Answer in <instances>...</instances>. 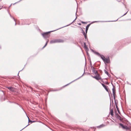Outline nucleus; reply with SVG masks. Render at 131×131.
Returning <instances> with one entry per match:
<instances>
[{"mask_svg": "<svg viewBox=\"0 0 131 131\" xmlns=\"http://www.w3.org/2000/svg\"><path fill=\"white\" fill-rule=\"evenodd\" d=\"M116 117L117 119H119L120 121H122L121 117L118 114V113H116Z\"/></svg>", "mask_w": 131, "mask_h": 131, "instance_id": "obj_12", "label": "nucleus"}, {"mask_svg": "<svg viewBox=\"0 0 131 131\" xmlns=\"http://www.w3.org/2000/svg\"><path fill=\"white\" fill-rule=\"evenodd\" d=\"M91 24H89L85 28V33L86 34H87L88 30L89 28L90 25Z\"/></svg>", "mask_w": 131, "mask_h": 131, "instance_id": "obj_14", "label": "nucleus"}, {"mask_svg": "<svg viewBox=\"0 0 131 131\" xmlns=\"http://www.w3.org/2000/svg\"><path fill=\"white\" fill-rule=\"evenodd\" d=\"M106 84H108V82H107L106 83Z\"/></svg>", "mask_w": 131, "mask_h": 131, "instance_id": "obj_37", "label": "nucleus"}, {"mask_svg": "<svg viewBox=\"0 0 131 131\" xmlns=\"http://www.w3.org/2000/svg\"><path fill=\"white\" fill-rule=\"evenodd\" d=\"M112 86L113 87V88L112 89V91H113V98L114 99V100H115V93H116V90L114 88V85L112 83H111Z\"/></svg>", "mask_w": 131, "mask_h": 131, "instance_id": "obj_4", "label": "nucleus"}, {"mask_svg": "<svg viewBox=\"0 0 131 131\" xmlns=\"http://www.w3.org/2000/svg\"><path fill=\"white\" fill-rule=\"evenodd\" d=\"M110 113L111 115L112 116H113V109H112L111 110L110 109Z\"/></svg>", "mask_w": 131, "mask_h": 131, "instance_id": "obj_17", "label": "nucleus"}, {"mask_svg": "<svg viewBox=\"0 0 131 131\" xmlns=\"http://www.w3.org/2000/svg\"><path fill=\"white\" fill-rule=\"evenodd\" d=\"M78 24V25H81V23H79Z\"/></svg>", "mask_w": 131, "mask_h": 131, "instance_id": "obj_34", "label": "nucleus"}, {"mask_svg": "<svg viewBox=\"0 0 131 131\" xmlns=\"http://www.w3.org/2000/svg\"><path fill=\"white\" fill-rule=\"evenodd\" d=\"M86 53H87V55L88 56H89V54L88 53V52H86Z\"/></svg>", "mask_w": 131, "mask_h": 131, "instance_id": "obj_36", "label": "nucleus"}, {"mask_svg": "<svg viewBox=\"0 0 131 131\" xmlns=\"http://www.w3.org/2000/svg\"><path fill=\"white\" fill-rule=\"evenodd\" d=\"M84 48L87 51L89 50V49L87 47L85 42H84Z\"/></svg>", "mask_w": 131, "mask_h": 131, "instance_id": "obj_16", "label": "nucleus"}, {"mask_svg": "<svg viewBox=\"0 0 131 131\" xmlns=\"http://www.w3.org/2000/svg\"><path fill=\"white\" fill-rule=\"evenodd\" d=\"M128 11L126 13H125V14H124L122 16H121L120 17H122V16H124L127 13Z\"/></svg>", "mask_w": 131, "mask_h": 131, "instance_id": "obj_29", "label": "nucleus"}, {"mask_svg": "<svg viewBox=\"0 0 131 131\" xmlns=\"http://www.w3.org/2000/svg\"><path fill=\"white\" fill-rule=\"evenodd\" d=\"M81 23L82 24H86L87 23L86 22H85L83 21H81Z\"/></svg>", "mask_w": 131, "mask_h": 131, "instance_id": "obj_28", "label": "nucleus"}, {"mask_svg": "<svg viewBox=\"0 0 131 131\" xmlns=\"http://www.w3.org/2000/svg\"><path fill=\"white\" fill-rule=\"evenodd\" d=\"M59 90H51V91H58Z\"/></svg>", "mask_w": 131, "mask_h": 131, "instance_id": "obj_27", "label": "nucleus"}, {"mask_svg": "<svg viewBox=\"0 0 131 131\" xmlns=\"http://www.w3.org/2000/svg\"><path fill=\"white\" fill-rule=\"evenodd\" d=\"M85 69H84V73L83 74H82V75L81 77H79V78H77V79H76L75 80H74L73 81H72V82H71L70 83H69V84H67L65 86H67V85H68L69 84H70L72 82H74V81H76V80H78V79H80V78H81V77H82L83 76V75L84 74V72H85Z\"/></svg>", "mask_w": 131, "mask_h": 131, "instance_id": "obj_10", "label": "nucleus"}, {"mask_svg": "<svg viewBox=\"0 0 131 131\" xmlns=\"http://www.w3.org/2000/svg\"><path fill=\"white\" fill-rule=\"evenodd\" d=\"M118 19H117L116 20H114V21H117V20Z\"/></svg>", "mask_w": 131, "mask_h": 131, "instance_id": "obj_32", "label": "nucleus"}, {"mask_svg": "<svg viewBox=\"0 0 131 131\" xmlns=\"http://www.w3.org/2000/svg\"><path fill=\"white\" fill-rule=\"evenodd\" d=\"M105 125L104 124H102L99 126H97V127L98 128H100L102 127H103L105 126Z\"/></svg>", "mask_w": 131, "mask_h": 131, "instance_id": "obj_18", "label": "nucleus"}, {"mask_svg": "<svg viewBox=\"0 0 131 131\" xmlns=\"http://www.w3.org/2000/svg\"><path fill=\"white\" fill-rule=\"evenodd\" d=\"M23 69H24V68H23V69L21 70L20 71H19V72L20 71H21ZM19 73L18 74H18H19Z\"/></svg>", "mask_w": 131, "mask_h": 131, "instance_id": "obj_35", "label": "nucleus"}, {"mask_svg": "<svg viewBox=\"0 0 131 131\" xmlns=\"http://www.w3.org/2000/svg\"><path fill=\"white\" fill-rule=\"evenodd\" d=\"M16 23H15V25H16Z\"/></svg>", "mask_w": 131, "mask_h": 131, "instance_id": "obj_40", "label": "nucleus"}, {"mask_svg": "<svg viewBox=\"0 0 131 131\" xmlns=\"http://www.w3.org/2000/svg\"><path fill=\"white\" fill-rule=\"evenodd\" d=\"M105 61H103L105 62H106L107 63H109L110 61V59L109 57L108 58H105Z\"/></svg>", "mask_w": 131, "mask_h": 131, "instance_id": "obj_11", "label": "nucleus"}, {"mask_svg": "<svg viewBox=\"0 0 131 131\" xmlns=\"http://www.w3.org/2000/svg\"><path fill=\"white\" fill-rule=\"evenodd\" d=\"M99 56H100L101 58L102 59L103 61H105V58L104 57V56L100 54L99 53V55H97Z\"/></svg>", "mask_w": 131, "mask_h": 131, "instance_id": "obj_13", "label": "nucleus"}, {"mask_svg": "<svg viewBox=\"0 0 131 131\" xmlns=\"http://www.w3.org/2000/svg\"><path fill=\"white\" fill-rule=\"evenodd\" d=\"M17 104L18 105H19V106L20 107H21V108H22V109L23 110V111H24V109L22 107V106H21V105H19V104H18V103H17Z\"/></svg>", "mask_w": 131, "mask_h": 131, "instance_id": "obj_26", "label": "nucleus"}, {"mask_svg": "<svg viewBox=\"0 0 131 131\" xmlns=\"http://www.w3.org/2000/svg\"><path fill=\"white\" fill-rule=\"evenodd\" d=\"M102 81L103 82V81Z\"/></svg>", "mask_w": 131, "mask_h": 131, "instance_id": "obj_42", "label": "nucleus"}, {"mask_svg": "<svg viewBox=\"0 0 131 131\" xmlns=\"http://www.w3.org/2000/svg\"><path fill=\"white\" fill-rule=\"evenodd\" d=\"M64 40H63L59 39L52 40L50 41V43H56L63 42Z\"/></svg>", "mask_w": 131, "mask_h": 131, "instance_id": "obj_2", "label": "nucleus"}, {"mask_svg": "<svg viewBox=\"0 0 131 131\" xmlns=\"http://www.w3.org/2000/svg\"><path fill=\"white\" fill-rule=\"evenodd\" d=\"M116 108L117 109V112L119 114H120L121 113L119 111V108L118 107V106H116Z\"/></svg>", "mask_w": 131, "mask_h": 131, "instance_id": "obj_19", "label": "nucleus"}, {"mask_svg": "<svg viewBox=\"0 0 131 131\" xmlns=\"http://www.w3.org/2000/svg\"><path fill=\"white\" fill-rule=\"evenodd\" d=\"M12 18H13V19H14V21H15L16 22V20H15V19L14 18V17H13Z\"/></svg>", "mask_w": 131, "mask_h": 131, "instance_id": "obj_30", "label": "nucleus"}, {"mask_svg": "<svg viewBox=\"0 0 131 131\" xmlns=\"http://www.w3.org/2000/svg\"><path fill=\"white\" fill-rule=\"evenodd\" d=\"M119 125L121 126L123 128L125 129H126V130H129L130 129V128L129 127H128L126 125H124L123 124L121 123H119Z\"/></svg>", "mask_w": 131, "mask_h": 131, "instance_id": "obj_3", "label": "nucleus"}, {"mask_svg": "<svg viewBox=\"0 0 131 131\" xmlns=\"http://www.w3.org/2000/svg\"><path fill=\"white\" fill-rule=\"evenodd\" d=\"M75 15H76V16L77 12H76V13H75ZM77 16H76V18H75V19L70 24H69V25H67L65 26H64L63 27H62L61 28H60L58 29H59L61 28H62L63 27H66V26H69L71 24H72L76 20V19H77Z\"/></svg>", "mask_w": 131, "mask_h": 131, "instance_id": "obj_9", "label": "nucleus"}, {"mask_svg": "<svg viewBox=\"0 0 131 131\" xmlns=\"http://www.w3.org/2000/svg\"><path fill=\"white\" fill-rule=\"evenodd\" d=\"M6 88H7L8 90L11 91L12 92H14V89L12 86L6 87Z\"/></svg>", "mask_w": 131, "mask_h": 131, "instance_id": "obj_8", "label": "nucleus"}, {"mask_svg": "<svg viewBox=\"0 0 131 131\" xmlns=\"http://www.w3.org/2000/svg\"><path fill=\"white\" fill-rule=\"evenodd\" d=\"M81 29L82 30V34H83V35L84 36V35H86V33H85V32L83 31L81 27Z\"/></svg>", "mask_w": 131, "mask_h": 131, "instance_id": "obj_21", "label": "nucleus"}, {"mask_svg": "<svg viewBox=\"0 0 131 131\" xmlns=\"http://www.w3.org/2000/svg\"><path fill=\"white\" fill-rule=\"evenodd\" d=\"M9 15H10V16L12 18V17H13V16H11V14L9 13Z\"/></svg>", "mask_w": 131, "mask_h": 131, "instance_id": "obj_31", "label": "nucleus"}, {"mask_svg": "<svg viewBox=\"0 0 131 131\" xmlns=\"http://www.w3.org/2000/svg\"><path fill=\"white\" fill-rule=\"evenodd\" d=\"M98 21H94L93 22V23H95V22H97Z\"/></svg>", "mask_w": 131, "mask_h": 131, "instance_id": "obj_33", "label": "nucleus"}, {"mask_svg": "<svg viewBox=\"0 0 131 131\" xmlns=\"http://www.w3.org/2000/svg\"><path fill=\"white\" fill-rule=\"evenodd\" d=\"M11 5H12V4H11V5H10V6H9V7L10 6H11Z\"/></svg>", "mask_w": 131, "mask_h": 131, "instance_id": "obj_38", "label": "nucleus"}, {"mask_svg": "<svg viewBox=\"0 0 131 131\" xmlns=\"http://www.w3.org/2000/svg\"><path fill=\"white\" fill-rule=\"evenodd\" d=\"M115 100V106H117V104L118 103V101L117 100L116 101L115 100H115Z\"/></svg>", "mask_w": 131, "mask_h": 131, "instance_id": "obj_23", "label": "nucleus"}, {"mask_svg": "<svg viewBox=\"0 0 131 131\" xmlns=\"http://www.w3.org/2000/svg\"><path fill=\"white\" fill-rule=\"evenodd\" d=\"M104 71L105 72V73L109 76V74L108 73V72L105 70H104Z\"/></svg>", "mask_w": 131, "mask_h": 131, "instance_id": "obj_22", "label": "nucleus"}, {"mask_svg": "<svg viewBox=\"0 0 131 131\" xmlns=\"http://www.w3.org/2000/svg\"><path fill=\"white\" fill-rule=\"evenodd\" d=\"M91 50L92 51V52H93L95 54H96V55H99V53L97 52H96L94 50H93L91 49Z\"/></svg>", "mask_w": 131, "mask_h": 131, "instance_id": "obj_15", "label": "nucleus"}, {"mask_svg": "<svg viewBox=\"0 0 131 131\" xmlns=\"http://www.w3.org/2000/svg\"><path fill=\"white\" fill-rule=\"evenodd\" d=\"M84 37L85 39L86 40L87 39V40H88V39L87 38L86 35H84Z\"/></svg>", "mask_w": 131, "mask_h": 131, "instance_id": "obj_25", "label": "nucleus"}, {"mask_svg": "<svg viewBox=\"0 0 131 131\" xmlns=\"http://www.w3.org/2000/svg\"><path fill=\"white\" fill-rule=\"evenodd\" d=\"M89 63H90V66L91 67H91H93L92 66V62H91V60H90Z\"/></svg>", "mask_w": 131, "mask_h": 131, "instance_id": "obj_24", "label": "nucleus"}, {"mask_svg": "<svg viewBox=\"0 0 131 131\" xmlns=\"http://www.w3.org/2000/svg\"><path fill=\"white\" fill-rule=\"evenodd\" d=\"M0 48L1 49V46H0Z\"/></svg>", "mask_w": 131, "mask_h": 131, "instance_id": "obj_41", "label": "nucleus"}, {"mask_svg": "<svg viewBox=\"0 0 131 131\" xmlns=\"http://www.w3.org/2000/svg\"><path fill=\"white\" fill-rule=\"evenodd\" d=\"M1 9V8H0V9Z\"/></svg>", "mask_w": 131, "mask_h": 131, "instance_id": "obj_43", "label": "nucleus"}, {"mask_svg": "<svg viewBox=\"0 0 131 131\" xmlns=\"http://www.w3.org/2000/svg\"><path fill=\"white\" fill-rule=\"evenodd\" d=\"M48 41H49V40H47V41H46L45 45V46L43 47L42 48L43 49L46 46Z\"/></svg>", "mask_w": 131, "mask_h": 131, "instance_id": "obj_20", "label": "nucleus"}, {"mask_svg": "<svg viewBox=\"0 0 131 131\" xmlns=\"http://www.w3.org/2000/svg\"><path fill=\"white\" fill-rule=\"evenodd\" d=\"M100 83L102 85V86H103V87L106 90L107 92H108V89L107 88V86L106 85H104L103 83H102L100 82Z\"/></svg>", "mask_w": 131, "mask_h": 131, "instance_id": "obj_7", "label": "nucleus"}, {"mask_svg": "<svg viewBox=\"0 0 131 131\" xmlns=\"http://www.w3.org/2000/svg\"><path fill=\"white\" fill-rule=\"evenodd\" d=\"M58 29H57L56 30H54L44 32V33L42 34L41 35L42 36L43 38L46 40V41H47V40H49L48 38L50 36V33L51 32L54 31Z\"/></svg>", "mask_w": 131, "mask_h": 131, "instance_id": "obj_1", "label": "nucleus"}, {"mask_svg": "<svg viewBox=\"0 0 131 131\" xmlns=\"http://www.w3.org/2000/svg\"><path fill=\"white\" fill-rule=\"evenodd\" d=\"M92 77L93 78L97 80H99L100 79H101V78L99 74L96 75L94 77L92 75Z\"/></svg>", "mask_w": 131, "mask_h": 131, "instance_id": "obj_5", "label": "nucleus"}, {"mask_svg": "<svg viewBox=\"0 0 131 131\" xmlns=\"http://www.w3.org/2000/svg\"><path fill=\"white\" fill-rule=\"evenodd\" d=\"M111 102H110V107L111 106Z\"/></svg>", "mask_w": 131, "mask_h": 131, "instance_id": "obj_39", "label": "nucleus"}, {"mask_svg": "<svg viewBox=\"0 0 131 131\" xmlns=\"http://www.w3.org/2000/svg\"><path fill=\"white\" fill-rule=\"evenodd\" d=\"M91 69L92 70V72L93 73H94L95 74L97 75L99 74L98 73L97 71L95 69L96 68L94 67H91Z\"/></svg>", "mask_w": 131, "mask_h": 131, "instance_id": "obj_6", "label": "nucleus"}]
</instances>
